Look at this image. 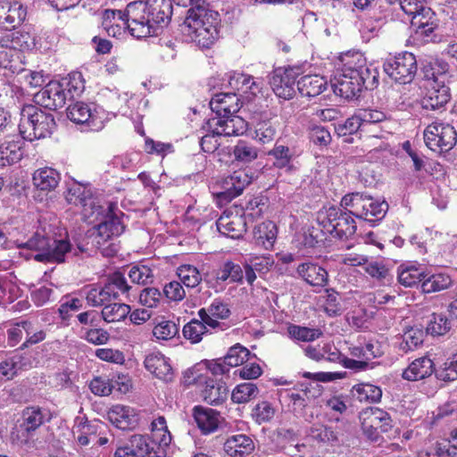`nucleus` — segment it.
Returning a JSON list of instances; mask_svg holds the SVG:
<instances>
[{
  "mask_svg": "<svg viewBox=\"0 0 457 457\" xmlns=\"http://www.w3.org/2000/svg\"><path fill=\"white\" fill-rule=\"evenodd\" d=\"M242 105L238 95L234 93L216 94L210 101V107L214 113L213 117H222L224 119L236 118L237 113Z\"/></svg>",
  "mask_w": 457,
  "mask_h": 457,
  "instance_id": "23",
  "label": "nucleus"
},
{
  "mask_svg": "<svg viewBox=\"0 0 457 457\" xmlns=\"http://www.w3.org/2000/svg\"><path fill=\"white\" fill-rule=\"evenodd\" d=\"M249 354L250 352L247 348L237 344L228 349L227 354L224 356V361L229 369L237 367L247 361Z\"/></svg>",
  "mask_w": 457,
  "mask_h": 457,
  "instance_id": "54",
  "label": "nucleus"
},
{
  "mask_svg": "<svg viewBox=\"0 0 457 457\" xmlns=\"http://www.w3.org/2000/svg\"><path fill=\"white\" fill-rule=\"evenodd\" d=\"M452 284L453 279L448 274L435 273L423 279L421 290L425 294L436 293L449 288Z\"/></svg>",
  "mask_w": 457,
  "mask_h": 457,
  "instance_id": "44",
  "label": "nucleus"
},
{
  "mask_svg": "<svg viewBox=\"0 0 457 457\" xmlns=\"http://www.w3.org/2000/svg\"><path fill=\"white\" fill-rule=\"evenodd\" d=\"M116 205L112 203H103V213L95 214L86 219L89 222L99 221L94 227L93 241L100 248L109 240L117 237L124 231V225L116 212Z\"/></svg>",
  "mask_w": 457,
  "mask_h": 457,
  "instance_id": "8",
  "label": "nucleus"
},
{
  "mask_svg": "<svg viewBox=\"0 0 457 457\" xmlns=\"http://www.w3.org/2000/svg\"><path fill=\"white\" fill-rule=\"evenodd\" d=\"M17 247L36 253L33 254L21 252L25 258H33L37 262L49 263L65 262V256L71 251V245L66 232L63 236L60 234L59 237H50L37 232L27 242H17Z\"/></svg>",
  "mask_w": 457,
  "mask_h": 457,
  "instance_id": "4",
  "label": "nucleus"
},
{
  "mask_svg": "<svg viewBox=\"0 0 457 457\" xmlns=\"http://www.w3.org/2000/svg\"><path fill=\"white\" fill-rule=\"evenodd\" d=\"M229 315L230 310L228 304L220 299H214L208 307L198 311L199 318L212 328L220 325L219 320H225Z\"/></svg>",
  "mask_w": 457,
  "mask_h": 457,
  "instance_id": "32",
  "label": "nucleus"
},
{
  "mask_svg": "<svg viewBox=\"0 0 457 457\" xmlns=\"http://www.w3.org/2000/svg\"><path fill=\"white\" fill-rule=\"evenodd\" d=\"M352 80L343 81L340 86V96L350 99L356 96L363 87L372 89L378 82V71L372 66L361 67L354 78L350 77Z\"/></svg>",
  "mask_w": 457,
  "mask_h": 457,
  "instance_id": "18",
  "label": "nucleus"
},
{
  "mask_svg": "<svg viewBox=\"0 0 457 457\" xmlns=\"http://www.w3.org/2000/svg\"><path fill=\"white\" fill-rule=\"evenodd\" d=\"M423 137L426 145L436 153L448 152L457 141L454 128L440 120L429 123L424 129Z\"/></svg>",
  "mask_w": 457,
  "mask_h": 457,
  "instance_id": "11",
  "label": "nucleus"
},
{
  "mask_svg": "<svg viewBox=\"0 0 457 457\" xmlns=\"http://www.w3.org/2000/svg\"><path fill=\"white\" fill-rule=\"evenodd\" d=\"M194 420L203 435L216 432L224 422V418L217 410L196 405L192 410Z\"/></svg>",
  "mask_w": 457,
  "mask_h": 457,
  "instance_id": "21",
  "label": "nucleus"
},
{
  "mask_svg": "<svg viewBox=\"0 0 457 457\" xmlns=\"http://www.w3.org/2000/svg\"><path fill=\"white\" fill-rule=\"evenodd\" d=\"M223 450L230 457H243L250 454L254 450V443L250 436L237 434L226 439Z\"/></svg>",
  "mask_w": 457,
  "mask_h": 457,
  "instance_id": "33",
  "label": "nucleus"
},
{
  "mask_svg": "<svg viewBox=\"0 0 457 457\" xmlns=\"http://www.w3.org/2000/svg\"><path fill=\"white\" fill-rule=\"evenodd\" d=\"M345 209L350 208V212L357 218L363 219L369 222H375L381 220L387 209L388 204L385 201H378L371 196L360 193H353L345 195L340 203Z\"/></svg>",
  "mask_w": 457,
  "mask_h": 457,
  "instance_id": "9",
  "label": "nucleus"
},
{
  "mask_svg": "<svg viewBox=\"0 0 457 457\" xmlns=\"http://www.w3.org/2000/svg\"><path fill=\"white\" fill-rule=\"evenodd\" d=\"M352 215L350 212H344L338 207L330 206L319 212L318 220L329 234L344 240L353 236L356 231Z\"/></svg>",
  "mask_w": 457,
  "mask_h": 457,
  "instance_id": "10",
  "label": "nucleus"
},
{
  "mask_svg": "<svg viewBox=\"0 0 457 457\" xmlns=\"http://www.w3.org/2000/svg\"><path fill=\"white\" fill-rule=\"evenodd\" d=\"M171 435L166 420L159 416L151 423V435H134L129 445L116 450L115 457H161L162 446H168Z\"/></svg>",
  "mask_w": 457,
  "mask_h": 457,
  "instance_id": "2",
  "label": "nucleus"
},
{
  "mask_svg": "<svg viewBox=\"0 0 457 457\" xmlns=\"http://www.w3.org/2000/svg\"><path fill=\"white\" fill-rule=\"evenodd\" d=\"M351 395L361 403H378L381 400L382 390L372 384L360 383L352 387Z\"/></svg>",
  "mask_w": 457,
  "mask_h": 457,
  "instance_id": "42",
  "label": "nucleus"
},
{
  "mask_svg": "<svg viewBox=\"0 0 457 457\" xmlns=\"http://www.w3.org/2000/svg\"><path fill=\"white\" fill-rule=\"evenodd\" d=\"M177 275L180 281L187 287H195L202 281L198 269L191 264H182L177 269Z\"/></svg>",
  "mask_w": 457,
  "mask_h": 457,
  "instance_id": "50",
  "label": "nucleus"
},
{
  "mask_svg": "<svg viewBox=\"0 0 457 457\" xmlns=\"http://www.w3.org/2000/svg\"><path fill=\"white\" fill-rule=\"evenodd\" d=\"M98 100L101 105H97V107L105 110L108 120L118 114L126 115L128 113L129 108L128 93H120L117 89L105 87L98 93Z\"/></svg>",
  "mask_w": 457,
  "mask_h": 457,
  "instance_id": "19",
  "label": "nucleus"
},
{
  "mask_svg": "<svg viewBox=\"0 0 457 457\" xmlns=\"http://www.w3.org/2000/svg\"><path fill=\"white\" fill-rule=\"evenodd\" d=\"M320 299L323 310L328 316H337L342 313L341 297L337 292L333 289H327Z\"/></svg>",
  "mask_w": 457,
  "mask_h": 457,
  "instance_id": "49",
  "label": "nucleus"
},
{
  "mask_svg": "<svg viewBox=\"0 0 457 457\" xmlns=\"http://www.w3.org/2000/svg\"><path fill=\"white\" fill-rule=\"evenodd\" d=\"M66 200L68 203L79 206L84 219L93 218L95 214L103 213V204L92 195L88 186L71 181L67 183Z\"/></svg>",
  "mask_w": 457,
  "mask_h": 457,
  "instance_id": "12",
  "label": "nucleus"
},
{
  "mask_svg": "<svg viewBox=\"0 0 457 457\" xmlns=\"http://www.w3.org/2000/svg\"><path fill=\"white\" fill-rule=\"evenodd\" d=\"M200 369L195 367L187 372L191 373L193 378L190 382L202 384L204 387L201 390L203 400L211 405H219L225 402L228 395V389L226 384L221 380H217L212 378L204 377L198 374Z\"/></svg>",
  "mask_w": 457,
  "mask_h": 457,
  "instance_id": "17",
  "label": "nucleus"
},
{
  "mask_svg": "<svg viewBox=\"0 0 457 457\" xmlns=\"http://www.w3.org/2000/svg\"><path fill=\"white\" fill-rule=\"evenodd\" d=\"M359 419L363 433L373 441L378 439L379 432L386 433L393 428L390 414L378 407L363 409Z\"/></svg>",
  "mask_w": 457,
  "mask_h": 457,
  "instance_id": "14",
  "label": "nucleus"
},
{
  "mask_svg": "<svg viewBox=\"0 0 457 457\" xmlns=\"http://www.w3.org/2000/svg\"><path fill=\"white\" fill-rule=\"evenodd\" d=\"M22 420L21 428L27 433H29L44 423L45 415L39 408L29 407L22 412Z\"/></svg>",
  "mask_w": 457,
  "mask_h": 457,
  "instance_id": "48",
  "label": "nucleus"
},
{
  "mask_svg": "<svg viewBox=\"0 0 457 457\" xmlns=\"http://www.w3.org/2000/svg\"><path fill=\"white\" fill-rule=\"evenodd\" d=\"M323 353H325V358L323 360L342 362L345 368L350 370H363L367 368V363L365 361H354L353 359L342 355L336 348L332 352L323 350Z\"/></svg>",
  "mask_w": 457,
  "mask_h": 457,
  "instance_id": "56",
  "label": "nucleus"
},
{
  "mask_svg": "<svg viewBox=\"0 0 457 457\" xmlns=\"http://www.w3.org/2000/svg\"><path fill=\"white\" fill-rule=\"evenodd\" d=\"M205 324L202 320H192L183 328V336L192 344L199 343L203 339V336L208 332Z\"/></svg>",
  "mask_w": 457,
  "mask_h": 457,
  "instance_id": "52",
  "label": "nucleus"
},
{
  "mask_svg": "<svg viewBox=\"0 0 457 457\" xmlns=\"http://www.w3.org/2000/svg\"><path fill=\"white\" fill-rule=\"evenodd\" d=\"M23 141L18 137H5L0 142V167L17 163L23 156Z\"/></svg>",
  "mask_w": 457,
  "mask_h": 457,
  "instance_id": "29",
  "label": "nucleus"
},
{
  "mask_svg": "<svg viewBox=\"0 0 457 457\" xmlns=\"http://www.w3.org/2000/svg\"><path fill=\"white\" fill-rule=\"evenodd\" d=\"M55 129V120L52 113L29 104L22 108L19 124L23 139L34 141L49 137Z\"/></svg>",
  "mask_w": 457,
  "mask_h": 457,
  "instance_id": "6",
  "label": "nucleus"
},
{
  "mask_svg": "<svg viewBox=\"0 0 457 457\" xmlns=\"http://www.w3.org/2000/svg\"><path fill=\"white\" fill-rule=\"evenodd\" d=\"M60 179V173L56 170L49 167L36 170L32 177L35 187L46 192L55 189Z\"/></svg>",
  "mask_w": 457,
  "mask_h": 457,
  "instance_id": "39",
  "label": "nucleus"
},
{
  "mask_svg": "<svg viewBox=\"0 0 457 457\" xmlns=\"http://www.w3.org/2000/svg\"><path fill=\"white\" fill-rule=\"evenodd\" d=\"M179 333V327L171 320H162L156 321L153 335L157 340H170Z\"/></svg>",
  "mask_w": 457,
  "mask_h": 457,
  "instance_id": "53",
  "label": "nucleus"
},
{
  "mask_svg": "<svg viewBox=\"0 0 457 457\" xmlns=\"http://www.w3.org/2000/svg\"><path fill=\"white\" fill-rule=\"evenodd\" d=\"M366 58L360 52H346L339 56L337 62V71L334 79H331V87L336 95H340L339 84L343 81L352 80L350 77L354 78L361 67L365 66Z\"/></svg>",
  "mask_w": 457,
  "mask_h": 457,
  "instance_id": "16",
  "label": "nucleus"
},
{
  "mask_svg": "<svg viewBox=\"0 0 457 457\" xmlns=\"http://www.w3.org/2000/svg\"><path fill=\"white\" fill-rule=\"evenodd\" d=\"M288 334L292 338L303 342L313 341L321 336L320 329L295 325L288 328Z\"/></svg>",
  "mask_w": 457,
  "mask_h": 457,
  "instance_id": "62",
  "label": "nucleus"
},
{
  "mask_svg": "<svg viewBox=\"0 0 457 457\" xmlns=\"http://www.w3.org/2000/svg\"><path fill=\"white\" fill-rule=\"evenodd\" d=\"M432 78L426 79V94L422 104L425 108L439 109L450 100L449 64L445 61H436L432 68Z\"/></svg>",
  "mask_w": 457,
  "mask_h": 457,
  "instance_id": "7",
  "label": "nucleus"
},
{
  "mask_svg": "<svg viewBox=\"0 0 457 457\" xmlns=\"http://www.w3.org/2000/svg\"><path fill=\"white\" fill-rule=\"evenodd\" d=\"M14 50H31L36 46V37L29 30L13 31Z\"/></svg>",
  "mask_w": 457,
  "mask_h": 457,
  "instance_id": "63",
  "label": "nucleus"
},
{
  "mask_svg": "<svg viewBox=\"0 0 457 457\" xmlns=\"http://www.w3.org/2000/svg\"><path fill=\"white\" fill-rule=\"evenodd\" d=\"M297 71L294 68L278 71L270 79V86L277 96L283 99H291L295 93V83Z\"/></svg>",
  "mask_w": 457,
  "mask_h": 457,
  "instance_id": "26",
  "label": "nucleus"
},
{
  "mask_svg": "<svg viewBox=\"0 0 457 457\" xmlns=\"http://www.w3.org/2000/svg\"><path fill=\"white\" fill-rule=\"evenodd\" d=\"M129 277L133 283L145 285L153 282V270L147 265L132 266Z\"/></svg>",
  "mask_w": 457,
  "mask_h": 457,
  "instance_id": "64",
  "label": "nucleus"
},
{
  "mask_svg": "<svg viewBox=\"0 0 457 457\" xmlns=\"http://www.w3.org/2000/svg\"><path fill=\"white\" fill-rule=\"evenodd\" d=\"M276 409L268 401L258 403L252 411V417L258 424L270 421L275 416Z\"/></svg>",
  "mask_w": 457,
  "mask_h": 457,
  "instance_id": "57",
  "label": "nucleus"
},
{
  "mask_svg": "<svg viewBox=\"0 0 457 457\" xmlns=\"http://www.w3.org/2000/svg\"><path fill=\"white\" fill-rule=\"evenodd\" d=\"M37 101L49 110L62 108L66 104L68 93L63 84L58 81H50L37 95Z\"/></svg>",
  "mask_w": 457,
  "mask_h": 457,
  "instance_id": "22",
  "label": "nucleus"
},
{
  "mask_svg": "<svg viewBox=\"0 0 457 457\" xmlns=\"http://www.w3.org/2000/svg\"><path fill=\"white\" fill-rule=\"evenodd\" d=\"M130 306L126 303H106L102 310V318L108 323L124 320L130 312Z\"/></svg>",
  "mask_w": 457,
  "mask_h": 457,
  "instance_id": "46",
  "label": "nucleus"
},
{
  "mask_svg": "<svg viewBox=\"0 0 457 457\" xmlns=\"http://www.w3.org/2000/svg\"><path fill=\"white\" fill-rule=\"evenodd\" d=\"M203 129L206 133L202 137L201 147L206 153H213L220 145V137L243 135L247 129V123L241 117H211L204 123Z\"/></svg>",
  "mask_w": 457,
  "mask_h": 457,
  "instance_id": "5",
  "label": "nucleus"
},
{
  "mask_svg": "<svg viewBox=\"0 0 457 457\" xmlns=\"http://www.w3.org/2000/svg\"><path fill=\"white\" fill-rule=\"evenodd\" d=\"M385 72L400 84L411 82L417 71V62L413 54L404 52L388 58L384 63Z\"/></svg>",
  "mask_w": 457,
  "mask_h": 457,
  "instance_id": "15",
  "label": "nucleus"
},
{
  "mask_svg": "<svg viewBox=\"0 0 457 457\" xmlns=\"http://www.w3.org/2000/svg\"><path fill=\"white\" fill-rule=\"evenodd\" d=\"M27 11L18 0L0 1V28L14 29L26 18Z\"/></svg>",
  "mask_w": 457,
  "mask_h": 457,
  "instance_id": "24",
  "label": "nucleus"
},
{
  "mask_svg": "<svg viewBox=\"0 0 457 457\" xmlns=\"http://www.w3.org/2000/svg\"><path fill=\"white\" fill-rule=\"evenodd\" d=\"M8 343L14 346L23 338L25 339L22 347L37 344L43 341L46 334L43 330L35 328V325L29 320H21L8 329Z\"/></svg>",
  "mask_w": 457,
  "mask_h": 457,
  "instance_id": "20",
  "label": "nucleus"
},
{
  "mask_svg": "<svg viewBox=\"0 0 457 457\" xmlns=\"http://www.w3.org/2000/svg\"><path fill=\"white\" fill-rule=\"evenodd\" d=\"M217 228L219 232L232 239L241 237L245 231V220L237 214H233L230 211H225L218 219Z\"/></svg>",
  "mask_w": 457,
  "mask_h": 457,
  "instance_id": "27",
  "label": "nucleus"
},
{
  "mask_svg": "<svg viewBox=\"0 0 457 457\" xmlns=\"http://www.w3.org/2000/svg\"><path fill=\"white\" fill-rule=\"evenodd\" d=\"M172 14L170 0L136 1L127 5L125 12L104 10L102 27L106 33L119 37L129 30L137 38L157 35L158 29L166 26Z\"/></svg>",
  "mask_w": 457,
  "mask_h": 457,
  "instance_id": "1",
  "label": "nucleus"
},
{
  "mask_svg": "<svg viewBox=\"0 0 457 457\" xmlns=\"http://www.w3.org/2000/svg\"><path fill=\"white\" fill-rule=\"evenodd\" d=\"M269 155L274 158L273 165L287 172H291L296 169L295 160L296 154L294 149L276 143L274 147L269 152Z\"/></svg>",
  "mask_w": 457,
  "mask_h": 457,
  "instance_id": "38",
  "label": "nucleus"
},
{
  "mask_svg": "<svg viewBox=\"0 0 457 457\" xmlns=\"http://www.w3.org/2000/svg\"><path fill=\"white\" fill-rule=\"evenodd\" d=\"M426 336L425 331L419 327L406 329L403 335V349L411 351L420 345Z\"/></svg>",
  "mask_w": 457,
  "mask_h": 457,
  "instance_id": "55",
  "label": "nucleus"
},
{
  "mask_svg": "<svg viewBox=\"0 0 457 457\" xmlns=\"http://www.w3.org/2000/svg\"><path fill=\"white\" fill-rule=\"evenodd\" d=\"M145 369L156 378L165 382L173 379V370L170 360L161 353H151L144 361Z\"/></svg>",
  "mask_w": 457,
  "mask_h": 457,
  "instance_id": "31",
  "label": "nucleus"
},
{
  "mask_svg": "<svg viewBox=\"0 0 457 457\" xmlns=\"http://www.w3.org/2000/svg\"><path fill=\"white\" fill-rule=\"evenodd\" d=\"M67 117L78 124H87L90 130L102 129L106 121L107 114L104 108L84 102H76L67 108Z\"/></svg>",
  "mask_w": 457,
  "mask_h": 457,
  "instance_id": "13",
  "label": "nucleus"
},
{
  "mask_svg": "<svg viewBox=\"0 0 457 457\" xmlns=\"http://www.w3.org/2000/svg\"><path fill=\"white\" fill-rule=\"evenodd\" d=\"M107 416L115 427L122 430L134 428L138 421L137 415L133 408L120 404L112 406Z\"/></svg>",
  "mask_w": 457,
  "mask_h": 457,
  "instance_id": "30",
  "label": "nucleus"
},
{
  "mask_svg": "<svg viewBox=\"0 0 457 457\" xmlns=\"http://www.w3.org/2000/svg\"><path fill=\"white\" fill-rule=\"evenodd\" d=\"M278 229L274 222L263 221L253 228V242L255 245L269 250L274 245L277 238Z\"/></svg>",
  "mask_w": 457,
  "mask_h": 457,
  "instance_id": "37",
  "label": "nucleus"
},
{
  "mask_svg": "<svg viewBox=\"0 0 457 457\" xmlns=\"http://www.w3.org/2000/svg\"><path fill=\"white\" fill-rule=\"evenodd\" d=\"M435 370L432 360L423 356L411 361L403 371L402 377L409 381H417L431 376Z\"/></svg>",
  "mask_w": 457,
  "mask_h": 457,
  "instance_id": "34",
  "label": "nucleus"
},
{
  "mask_svg": "<svg viewBox=\"0 0 457 457\" xmlns=\"http://www.w3.org/2000/svg\"><path fill=\"white\" fill-rule=\"evenodd\" d=\"M327 80L319 75H305L297 80V88L301 96L314 97L327 88Z\"/></svg>",
  "mask_w": 457,
  "mask_h": 457,
  "instance_id": "41",
  "label": "nucleus"
},
{
  "mask_svg": "<svg viewBox=\"0 0 457 457\" xmlns=\"http://www.w3.org/2000/svg\"><path fill=\"white\" fill-rule=\"evenodd\" d=\"M225 77L228 87L246 98L256 96L261 91L262 83L248 74L230 71Z\"/></svg>",
  "mask_w": 457,
  "mask_h": 457,
  "instance_id": "25",
  "label": "nucleus"
},
{
  "mask_svg": "<svg viewBox=\"0 0 457 457\" xmlns=\"http://www.w3.org/2000/svg\"><path fill=\"white\" fill-rule=\"evenodd\" d=\"M259 394L258 387L250 382L237 386L231 394V399L236 403H245L255 398Z\"/></svg>",
  "mask_w": 457,
  "mask_h": 457,
  "instance_id": "51",
  "label": "nucleus"
},
{
  "mask_svg": "<svg viewBox=\"0 0 457 457\" xmlns=\"http://www.w3.org/2000/svg\"><path fill=\"white\" fill-rule=\"evenodd\" d=\"M276 135V128L269 120H260L255 124L253 138L262 144L270 143Z\"/></svg>",
  "mask_w": 457,
  "mask_h": 457,
  "instance_id": "58",
  "label": "nucleus"
},
{
  "mask_svg": "<svg viewBox=\"0 0 457 457\" xmlns=\"http://www.w3.org/2000/svg\"><path fill=\"white\" fill-rule=\"evenodd\" d=\"M360 119L362 121V131L370 132L372 127L388 121L386 112L377 109H363L359 112Z\"/></svg>",
  "mask_w": 457,
  "mask_h": 457,
  "instance_id": "45",
  "label": "nucleus"
},
{
  "mask_svg": "<svg viewBox=\"0 0 457 457\" xmlns=\"http://www.w3.org/2000/svg\"><path fill=\"white\" fill-rule=\"evenodd\" d=\"M233 154L237 161L251 162L257 158L258 150L256 147L245 141H239L237 145H235Z\"/></svg>",
  "mask_w": 457,
  "mask_h": 457,
  "instance_id": "60",
  "label": "nucleus"
},
{
  "mask_svg": "<svg viewBox=\"0 0 457 457\" xmlns=\"http://www.w3.org/2000/svg\"><path fill=\"white\" fill-rule=\"evenodd\" d=\"M253 177L245 170L234 171L224 180L225 191L219 194V196L224 200H231L239 195L245 187L248 186Z\"/></svg>",
  "mask_w": 457,
  "mask_h": 457,
  "instance_id": "28",
  "label": "nucleus"
},
{
  "mask_svg": "<svg viewBox=\"0 0 457 457\" xmlns=\"http://www.w3.org/2000/svg\"><path fill=\"white\" fill-rule=\"evenodd\" d=\"M219 13L204 7L191 8L181 26L185 40L209 48L218 38Z\"/></svg>",
  "mask_w": 457,
  "mask_h": 457,
  "instance_id": "3",
  "label": "nucleus"
},
{
  "mask_svg": "<svg viewBox=\"0 0 457 457\" xmlns=\"http://www.w3.org/2000/svg\"><path fill=\"white\" fill-rule=\"evenodd\" d=\"M309 436L319 442L329 444L337 440V434L332 428L323 424H314L309 431Z\"/></svg>",
  "mask_w": 457,
  "mask_h": 457,
  "instance_id": "59",
  "label": "nucleus"
},
{
  "mask_svg": "<svg viewBox=\"0 0 457 457\" xmlns=\"http://www.w3.org/2000/svg\"><path fill=\"white\" fill-rule=\"evenodd\" d=\"M81 338L95 345H105L110 340V334L104 328H82Z\"/></svg>",
  "mask_w": 457,
  "mask_h": 457,
  "instance_id": "61",
  "label": "nucleus"
},
{
  "mask_svg": "<svg viewBox=\"0 0 457 457\" xmlns=\"http://www.w3.org/2000/svg\"><path fill=\"white\" fill-rule=\"evenodd\" d=\"M297 273L308 284L313 287H325L328 283V272L320 266L305 262L297 268Z\"/></svg>",
  "mask_w": 457,
  "mask_h": 457,
  "instance_id": "40",
  "label": "nucleus"
},
{
  "mask_svg": "<svg viewBox=\"0 0 457 457\" xmlns=\"http://www.w3.org/2000/svg\"><path fill=\"white\" fill-rule=\"evenodd\" d=\"M117 297L118 292L112 290L107 284L104 287L93 286L86 295L87 303L95 307L104 306L107 303Z\"/></svg>",
  "mask_w": 457,
  "mask_h": 457,
  "instance_id": "43",
  "label": "nucleus"
},
{
  "mask_svg": "<svg viewBox=\"0 0 457 457\" xmlns=\"http://www.w3.org/2000/svg\"><path fill=\"white\" fill-rule=\"evenodd\" d=\"M411 25L416 28V34L429 37L437 27L435 12L427 5L411 17Z\"/></svg>",
  "mask_w": 457,
  "mask_h": 457,
  "instance_id": "36",
  "label": "nucleus"
},
{
  "mask_svg": "<svg viewBox=\"0 0 457 457\" xmlns=\"http://www.w3.org/2000/svg\"><path fill=\"white\" fill-rule=\"evenodd\" d=\"M7 30L6 32H0V46L4 48V50L0 51V67L11 69L12 61L9 57H12L14 53L13 31H11L10 29Z\"/></svg>",
  "mask_w": 457,
  "mask_h": 457,
  "instance_id": "47",
  "label": "nucleus"
},
{
  "mask_svg": "<svg viewBox=\"0 0 457 457\" xmlns=\"http://www.w3.org/2000/svg\"><path fill=\"white\" fill-rule=\"evenodd\" d=\"M425 278V270L418 263L404 262L397 268L398 282L405 287H412Z\"/></svg>",
  "mask_w": 457,
  "mask_h": 457,
  "instance_id": "35",
  "label": "nucleus"
}]
</instances>
